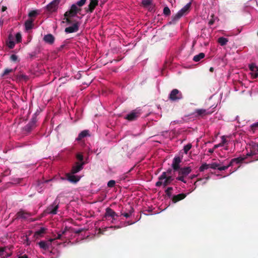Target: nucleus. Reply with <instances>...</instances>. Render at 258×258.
Wrapping results in <instances>:
<instances>
[{"instance_id": "obj_1", "label": "nucleus", "mask_w": 258, "mask_h": 258, "mask_svg": "<svg viewBox=\"0 0 258 258\" xmlns=\"http://www.w3.org/2000/svg\"><path fill=\"white\" fill-rule=\"evenodd\" d=\"M191 3H188L180 11L171 17V20L169 22L170 24H175L183 16L186 15L190 11Z\"/></svg>"}, {"instance_id": "obj_2", "label": "nucleus", "mask_w": 258, "mask_h": 258, "mask_svg": "<svg viewBox=\"0 0 258 258\" xmlns=\"http://www.w3.org/2000/svg\"><path fill=\"white\" fill-rule=\"evenodd\" d=\"M174 178L171 176H167V172H163L158 177V181L156 183V186L158 187L163 185L164 187L169 185Z\"/></svg>"}, {"instance_id": "obj_3", "label": "nucleus", "mask_w": 258, "mask_h": 258, "mask_svg": "<svg viewBox=\"0 0 258 258\" xmlns=\"http://www.w3.org/2000/svg\"><path fill=\"white\" fill-rule=\"evenodd\" d=\"M191 172L190 167H184L180 168L178 170V176L176 177V179L181 181L184 183H186V180L184 178Z\"/></svg>"}, {"instance_id": "obj_4", "label": "nucleus", "mask_w": 258, "mask_h": 258, "mask_svg": "<svg viewBox=\"0 0 258 258\" xmlns=\"http://www.w3.org/2000/svg\"><path fill=\"white\" fill-rule=\"evenodd\" d=\"M182 93L177 89H173L168 96V99L173 102L178 101L183 99Z\"/></svg>"}, {"instance_id": "obj_5", "label": "nucleus", "mask_w": 258, "mask_h": 258, "mask_svg": "<svg viewBox=\"0 0 258 258\" xmlns=\"http://www.w3.org/2000/svg\"><path fill=\"white\" fill-rule=\"evenodd\" d=\"M213 112L209 111L208 109H197L192 114L195 115V117L196 118H203L207 115H210Z\"/></svg>"}, {"instance_id": "obj_6", "label": "nucleus", "mask_w": 258, "mask_h": 258, "mask_svg": "<svg viewBox=\"0 0 258 258\" xmlns=\"http://www.w3.org/2000/svg\"><path fill=\"white\" fill-rule=\"evenodd\" d=\"M58 207V204L55 201L45 209L44 212L46 214L55 215L57 213Z\"/></svg>"}, {"instance_id": "obj_7", "label": "nucleus", "mask_w": 258, "mask_h": 258, "mask_svg": "<svg viewBox=\"0 0 258 258\" xmlns=\"http://www.w3.org/2000/svg\"><path fill=\"white\" fill-rule=\"evenodd\" d=\"M82 10V9L77 7L76 5L73 4L70 10L67 11L64 14V16H71V17H75L77 13H80Z\"/></svg>"}, {"instance_id": "obj_8", "label": "nucleus", "mask_w": 258, "mask_h": 258, "mask_svg": "<svg viewBox=\"0 0 258 258\" xmlns=\"http://www.w3.org/2000/svg\"><path fill=\"white\" fill-rule=\"evenodd\" d=\"M85 162H77L75 163V165L72 167L71 172L72 174H76L80 172L83 169V166L85 165Z\"/></svg>"}, {"instance_id": "obj_9", "label": "nucleus", "mask_w": 258, "mask_h": 258, "mask_svg": "<svg viewBox=\"0 0 258 258\" xmlns=\"http://www.w3.org/2000/svg\"><path fill=\"white\" fill-rule=\"evenodd\" d=\"M60 1V0H53L46 6V9L50 12L55 11L57 9V6Z\"/></svg>"}, {"instance_id": "obj_10", "label": "nucleus", "mask_w": 258, "mask_h": 258, "mask_svg": "<svg viewBox=\"0 0 258 258\" xmlns=\"http://www.w3.org/2000/svg\"><path fill=\"white\" fill-rule=\"evenodd\" d=\"M32 216V214L31 213L21 210L16 214V218L25 220Z\"/></svg>"}, {"instance_id": "obj_11", "label": "nucleus", "mask_w": 258, "mask_h": 258, "mask_svg": "<svg viewBox=\"0 0 258 258\" xmlns=\"http://www.w3.org/2000/svg\"><path fill=\"white\" fill-rule=\"evenodd\" d=\"M79 22H76L72 26L66 28L64 31L67 33L76 32L79 30Z\"/></svg>"}, {"instance_id": "obj_12", "label": "nucleus", "mask_w": 258, "mask_h": 258, "mask_svg": "<svg viewBox=\"0 0 258 258\" xmlns=\"http://www.w3.org/2000/svg\"><path fill=\"white\" fill-rule=\"evenodd\" d=\"M181 162V159L180 157L177 156L174 158L172 164V167L174 171H178L180 168V163Z\"/></svg>"}, {"instance_id": "obj_13", "label": "nucleus", "mask_w": 258, "mask_h": 258, "mask_svg": "<svg viewBox=\"0 0 258 258\" xmlns=\"http://www.w3.org/2000/svg\"><path fill=\"white\" fill-rule=\"evenodd\" d=\"M90 4L88 5V8H85V11L86 13H92L96 7L98 5V0H90Z\"/></svg>"}, {"instance_id": "obj_14", "label": "nucleus", "mask_w": 258, "mask_h": 258, "mask_svg": "<svg viewBox=\"0 0 258 258\" xmlns=\"http://www.w3.org/2000/svg\"><path fill=\"white\" fill-rule=\"evenodd\" d=\"M140 114L139 112L136 110H133L130 113L128 114L124 118L129 121L135 120L139 117Z\"/></svg>"}, {"instance_id": "obj_15", "label": "nucleus", "mask_w": 258, "mask_h": 258, "mask_svg": "<svg viewBox=\"0 0 258 258\" xmlns=\"http://www.w3.org/2000/svg\"><path fill=\"white\" fill-rule=\"evenodd\" d=\"M74 174H72L71 172L68 173L66 174V177L67 180H69L70 182L76 183L80 180V177L78 176H76Z\"/></svg>"}, {"instance_id": "obj_16", "label": "nucleus", "mask_w": 258, "mask_h": 258, "mask_svg": "<svg viewBox=\"0 0 258 258\" xmlns=\"http://www.w3.org/2000/svg\"><path fill=\"white\" fill-rule=\"evenodd\" d=\"M37 121L36 117H33L31 121L26 125L25 129L28 132H30L36 126V123Z\"/></svg>"}, {"instance_id": "obj_17", "label": "nucleus", "mask_w": 258, "mask_h": 258, "mask_svg": "<svg viewBox=\"0 0 258 258\" xmlns=\"http://www.w3.org/2000/svg\"><path fill=\"white\" fill-rule=\"evenodd\" d=\"M249 68L252 72L251 75L253 78H257L258 77V67L255 64L251 63L249 65Z\"/></svg>"}, {"instance_id": "obj_18", "label": "nucleus", "mask_w": 258, "mask_h": 258, "mask_svg": "<svg viewBox=\"0 0 258 258\" xmlns=\"http://www.w3.org/2000/svg\"><path fill=\"white\" fill-rule=\"evenodd\" d=\"M105 217L106 218L112 217H118V215L112 209L108 207L105 210Z\"/></svg>"}, {"instance_id": "obj_19", "label": "nucleus", "mask_w": 258, "mask_h": 258, "mask_svg": "<svg viewBox=\"0 0 258 258\" xmlns=\"http://www.w3.org/2000/svg\"><path fill=\"white\" fill-rule=\"evenodd\" d=\"M186 196L185 194L181 193L177 195H174L172 198V201L174 203H176L183 199H184Z\"/></svg>"}, {"instance_id": "obj_20", "label": "nucleus", "mask_w": 258, "mask_h": 258, "mask_svg": "<svg viewBox=\"0 0 258 258\" xmlns=\"http://www.w3.org/2000/svg\"><path fill=\"white\" fill-rule=\"evenodd\" d=\"M44 41L49 44H52L54 41V37L51 34L45 35L43 37Z\"/></svg>"}, {"instance_id": "obj_21", "label": "nucleus", "mask_w": 258, "mask_h": 258, "mask_svg": "<svg viewBox=\"0 0 258 258\" xmlns=\"http://www.w3.org/2000/svg\"><path fill=\"white\" fill-rule=\"evenodd\" d=\"M88 130H84L81 132L78 135V137L76 139L77 141H80L82 140L85 137L90 136Z\"/></svg>"}, {"instance_id": "obj_22", "label": "nucleus", "mask_w": 258, "mask_h": 258, "mask_svg": "<svg viewBox=\"0 0 258 258\" xmlns=\"http://www.w3.org/2000/svg\"><path fill=\"white\" fill-rule=\"evenodd\" d=\"M34 20L32 18L29 19L25 23V28L26 30H29L33 28Z\"/></svg>"}, {"instance_id": "obj_23", "label": "nucleus", "mask_w": 258, "mask_h": 258, "mask_svg": "<svg viewBox=\"0 0 258 258\" xmlns=\"http://www.w3.org/2000/svg\"><path fill=\"white\" fill-rule=\"evenodd\" d=\"M246 158V157H239L238 158H235L231 159L229 163H231V166H233V163H235L236 164L240 163L242 162L243 161H244Z\"/></svg>"}, {"instance_id": "obj_24", "label": "nucleus", "mask_w": 258, "mask_h": 258, "mask_svg": "<svg viewBox=\"0 0 258 258\" xmlns=\"http://www.w3.org/2000/svg\"><path fill=\"white\" fill-rule=\"evenodd\" d=\"M205 54L203 52H201L199 54L196 55L193 58V60L195 62L199 61L201 59L203 58Z\"/></svg>"}, {"instance_id": "obj_25", "label": "nucleus", "mask_w": 258, "mask_h": 258, "mask_svg": "<svg viewBox=\"0 0 258 258\" xmlns=\"http://www.w3.org/2000/svg\"><path fill=\"white\" fill-rule=\"evenodd\" d=\"M5 248H0V256L2 258H7L11 256V253H8L5 251Z\"/></svg>"}, {"instance_id": "obj_26", "label": "nucleus", "mask_w": 258, "mask_h": 258, "mask_svg": "<svg viewBox=\"0 0 258 258\" xmlns=\"http://www.w3.org/2000/svg\"><path fill=\"white\" fill-rule=\"evenodd\" d=\"M250 149L253 151V154L255 155L258 154V143H252L250 145Z\"/></svg>"}, {"instance_id": "obj_27", "label": "nucleus", "mask_w": 258, "mask_h": 258, "mask_svg": "<svg viewBox=\"0 0 258 258\" xmlns=\"http://www.w3.org/2000/svg\"><path fill=\"white\" fill-rule=\"evenodd\" d=\"M228 39L225 38V37H220L218 39V43L221 45L224 46L226 44V43L228 42Z\"/></svg>"}, {"instance_id": "obj_28", "label": "nucleus", "mask_w": 258, "mask_h": 258, "mask_svg": "<svg viewBox=\"0 0 258 258\" xmlns=\"http://www.w3.org/2000/svg\"><path fill=\"white\" fill-rule=\"evenodd\" d=\"M68 230L67 227H65L64 230H63L61 233H58L57 235L55 236L54 239H61L62 240V235L65 234L66 231Z\"/></svg>"}, {"instance_id": "obj_29", "label": "nucleus", "mask_w": 258, "mask_h": 258, "mask_svg": "<svg viewBox=\"0 0 258 258\" xmlns=\"http://www.w3.org/2000/svg\"><path fill=\"white\" fill-rule=\"evenodd\" d=\"M16 69H9L6 68L5 69L3 73L2 74L1 76L2 77H5L6 75H8L10 73H13L15 71Z\"/></svg>"}, {"instance_id": "obj_30", "label": "nucleus", "mask_w": 258, "mask_h": 258, "mask_svg": "<svg viewBox=\"0 0 258 258\" xmlns=\"http://www.w3.org/2000/svg\"><path fill=\"white\" fill-rule=\"evenodd\" d=\"M46 230V229L45 228L41 227L39 230L35 232L34 236H41L45 232Z\"/></svg>"}, {"instance_id": "obj_31", "label": "nucleus", "mask_w": 258, "mask_h": 258, "mask_svg": "<svg viewBox=\"0 0 258 258\" xmlns=\"http://www.w3.org/2000/svg\"><path fill=\"white\" fill-rule=\"evenodd\" d=\"M41 248L46 250L48 248V244L44 241H41L38 243Z\"/></svg>"}, {"instance_id": "obj_32", "label": "nucleus", "mask_w": 258, "mask_h": 258, "mask_svg": "<svg viewBox=\"0 0 258 258\" xmlns=\"http://www.w3.org/2000/svg\"><path fill=\"white\" fill-rule=\"evenodd\" d=\"M230 166H231V163L229 162L225 165H223V166L220 165L218 167V170L220 171L225 170Z\"/></svg>"}, {"instance_id": "obj_33", "label": "nucleus", "mask_w": 258, "mask_h": 258, "mask_svg": "<svg viewBox=\"0 0 258 258\" xmlns=\"http://www.w3.org/2000/svg\"><path fill=\"white\" fill-rule=\"evenodd\" d=\"M152 3V0H142V4L144 8L151 5Z\"/></svg>"}, {"instance_id": "obj_34", "label": "nucleus", "mask_w": 258, "mask_h": 258, "mask_svg": "<svg viewBox=\"0 0 258 258\" xmlns=\"http://www.w3.org/2000/svg\"><path fill=\"white\" fill-rule=\"evenodd\" d=\"M250 127L251 131L254 133L256 131L258 130V122L250 125Z\"/></svg>"}, {"instance_id": "obj_35", "label": "nucleus", "mask_w": 258, "mask_h": 258, "mask_svg": "<svg viewBox=\"0 0 258 258\" xmlns=\"http://www.w3.org/2000/svg\"><path fill=\"white\" fill-rule=\"evenodd\" d=\"M163 14L165 16H169L171 14V11L169 9V8L166 6L163 9Z\"/></svg>"}, {"instance_id": "obj_36", "label": "nucleus", "mask_w": 258, "mask_h": 258, "mask_svg": "<svg viewBox=\"0 0 258 258\" xmlns=\"http://www.w3.org/2000/svg\"><path fill=\"white\" fill-rule=\"evenodd\" d=\"M87 0H80L78 1L75 5H77V7L81 8L82 6H83L86 3Z\"/></svg>"}, {"instance_id": "obj_37", "label": "nucleus", "mask_w": 258, "mask_h": 258, "mask_svg": "<svg viewBox=\"0 0 258 258\" xmlns=\"http://www.w3.org/2000/svg\"><path fill=\"white\" fill-rule=\"evenodd\" d=\"M173 190V187H168L166 190H165V193L167 195V196L168 198H170L172 196V192L171 191Z\"/></svg>"}, {"instance_id": "obj_38", "label": "nucleus", "mask_w": 258, "mask_h": 258, "mask_svg": "<svg viewBox=\"0 0 258 258\" xmlns=\"http://www.w3.org/2000/svg\"><path fill=\"white\" fill-rule=\"evenodd\" d=\"M209 168V165L207 163L203 164L199 168L200 172H203L205 170Z\"/></svg>"}, {"instance_id": "obj_39", "label": "nucleus", "mask_w": 258, "mask_h": 258, "mask_svg": "<svg viewBox=\"0 0 258 258\" xmlns=\"http://www.w3.org/2000/svg\"><path fill=\"white\" fill-rule=\"evenodd\" d=\"M209 165V168H211L213 169H218V167L220 165V164L218 163H212Z\"/></svg>"}, {"instance_id": "obj_40", "label": "nucleus", "mask_w": 258, "mask_h": 258, "mask_svg": "<svg viewBox=\"0 0 258 258\" xmlns=\"http://www.w3.org/2000/svg\"><path fill=\"white\" fill-rule=\"evenodd\" d=\"M191 145L190 144H188L184 147L183 150L185 154H187L188 151L191 149Z\"/></svg>"}, {"instance_id": "obj_41", "label": "nucleus", "mask_w": 258, "mask_h": 258, "mask_svg": "<svg viewBox=\"0 0 258 258\" xmlns=\"http://www.w3.org/2000/svg\"><path fill=\"white\" fill-rule=\"evenodd\" d=\"M155 5L152 3L151 5L147 6L146 8L148 9V10L150 12H154L155 11Z\"/></svg>"}, {"instance_id": "obj_42", "label": "nucleus", "mask_w": 258, "mask_h": 258, "mask_svg": "<svg viewBox=\"0 0 258 258\" xmlns=\"http://www.w3.org/2000/svg\"><path fill=\"white\" fill-rule=\"evenodd\" d=\"M76 158L81 162H84L83 161L84 157H83V154L82 153H78L76 155Z\"/></svg>"}, {"instance_id": "obj_43", "label": "nucleus", "mask_w": 258, "mask_h": 258, "mask_svg": "<svg viewBox=\"0 0 258 258\" xmlns=\"http://www.w3.org/2000/svg\"><path fill=\"white\" fill-rule=\"evenodd\" d=\"M37 11L36 10L31 11L28 14V16L30 18L35 17L37 15Z\"/></svg>"}, {"instance_id": "obj_44", "label": "nucleus", "mask_w": 258, "mask_h": 258, "mask_svg": "<svg viewBox=\"0 0 258 258\" xmlns=\"http://www.w3.org/2000/svg\"><path fill=\"white\" fill-rule=\"evenodd\" d=\"M115 180H109L108 183H107V186L109 187H113L114 185H115Z\"/></svg>"}, {"instance_id": "obj_45", "label": "nucleus", "mask_w": 258, "mask_h": 258, "mask_svg": "<svg viewBox=\"0 0 258 258\" xmlns=\"http://www.w3.org/2000/svg\"><path fill=\"white\" fill-rule=\"evenodd\" d=\"M7 45H8V46L10 48L12 49V48H13L14 47L15 43V42L13 41L10 40L8 42Z\"/></svg>"}, {"instance_id": "obj_46", "label": "nucleus", "mask_w": 258, "mask_h": 258, "mask_svg": "<svg viewBox=\"0 0 258 258\" xmlns=\"http://www.w3.org/2000/svg\"><path fill=\"white\" fill-rule=\"evenodd\" d=\"M21 39H22V36H21V33H17L16 34V39L17 42L18 43V42H20L21 41Z\"/></svg>"}, {"instance_id": "obj_47", "label": "nucleus", "mask_w": 258, "mask_h": 258, "mask_svg": "<svg viewBox=\"0 0 258 258\" xmlns=\"http://www.w3.org/2000/svg\"><path fill=\"white\" fill-rule=\"evenodd\" d=\"M211 18L210 19V20L209 21V25H213L215 21V16H214V15L213 14L211 16Z\"/></svg>"}, {"instance_id": "obj_48", "label": "nucleus", "mask_w": 258, "mask_h": 258, "mask_svg": "<svg viewBox=\"0 0 258 258\" xmlns=\"http://www.w3.org/2000/svg\"><path fill=\"white\" fill-rule=\"evenodd\" d=\"M18 59V57L16 54H12L10 56V59L13 61H16Z\"/></svg>"}, {"instance_id": "obj_49", "label": "nucleus", "mask_w": 258, "mask_h": 258, "mask_svg": "<svg viewBox=\"0 0 258 258\" xmlns=\"http://www.w3.org/2000/svg\"><path fill=\"white\" fill-rule=\"evenodd\" d=\"M229 162V161H228V159H226L225 160H224L223 161H219V163H218L220 164L221 166H223V165H226Z\"/></svg>"}, {"instance_id": "obj_50", "label": "nucleus", "mask_w": 258, "mask_h": 258, "mask_svg": "<svg viewBox=\"0 0 258 258\" xmlns=\"http://www.w3.org/2000/svg\"><path fill=\"white\" fill-rule=\"evenodd\" d=\"M65 17L66 21L68 24L72 23V21L70 19V18L71 17V16H67V17Z\"/></svg>"}, {"instance_id": "obj_51", "label": "nucleus", "mask_w": 258, "mask_h": 258, "mask_svg": "<svg viewBox=\"0 0 258 258\" xmlns=\"http://www.w3.org/2000/svg\"><path fill=\"white\" fill-rule=\"evenodd\" d=\"M19 78L20 79H23V80H27L28 79V77L27 76L25 75H23V74L20 75L19 76Z\"/></svg>"}, {"instance_id": "obj_52", "label": "nucleus", "mask_w": 258, "mask_h": 258, "mask_svg": "<svg viewBox=\"0 0 258 258\" xmlns=\"http://www.w3.org/2000/svg\"><path fill=\"white\" fill-rule=\"evenodd\" d=\"M222 142H221V144H222V145L223 146L225 144H226L227 142L226 139V137L223 136L222 137Z\"/></svg>"}, {"instance_id": "obj_53", "label": "nucleus", "mask_w": 258, "mask_h": 258, "mask_svg": "<svg viewBox=\"0 0 258 258\" xmlns=\"http://www.w3.org/2000/svg\"><path fill=\"white\" fill-rule=\"evenodd\" d=\"M254 155H255V154H253L252 150L250 148V152L246 154V156L247 157H250V156H254Z\"/></svg>"}, {"instance_id": "obj_54", "label": "nucleus", "mask_w": 258, "mask_h": 258, "mask_svg": "<svg viewBox=\"0 0 258 258\" xmlns=\"http://www.w3.org/2000/svg\"><path fill=\"white\" fill-rule=\"evenodd\" d=\"M84 230V229H79L76 231H75L74 232L76 234H80L82 232H83V231Z\"/></svg>"}, {"instance_id": "obj_55", "label": "nucleus", "mask_w": 258, "mask_h": 258, "mask_svg": "<svg viewBox=\"0 0 258 258\" xmlns=\"http://www.w3.org/2000/svg\"><path fill=\"white\" fill-rule=\"evenodd\" d=\"M222 146H223L222 144H221L220 143H219L218 144L214 145V148L216 149L218 148V147H222Z\"/></svg>"}, {"instance_id": "obj_56", "label": "nucleus", "mask_w": 258, "mask_h": 258, "mask_svg": "<svg viewBox=\"0 0 258 258\" xmlns=\"http://www.w3.org/2000/svg\"><path fill=\"white\" fill-rule=\"evenodd\" d=\"M134 212V209L133 207H130V210L128 211V213L130 214V215L132 214V213Z\"/></svg>"}, {"instance_id": "obj_57", "label": "nucleus", "mask_w": 258, "mask_h": 258, "mask_svg": "<svg viewBox=\"0 0 258 258\" xmlns=\"http://www.w3.org/2000/svg\"><path fill=\"white\" fill-rule=\"evenodd\" d=\"M122 215H123L126 218H127L131 216L130 214L128 213L122 214Z\"/></svg>"}, {"instance_id": "obj_58", "label": "nucleus", "mask_w": 258, "mask_h": 258, "mask_svg": "<svg viewBox=\"0 0 258 258\" xmlns=\"http://www.w3.org/2000/svg\"><path fill=\"white\" fill-rule=\"evenodd\" d=\"M18 258H28V256L26 254H24L23 255L19 256Z\"/></svg>"}, {"instance_id": "obj_59", "label": "nucleus", "mask_w": 258, "mask_h": 258, "mask_svg": "<svg viewBox=\"0 0 258 258\" xmlns=\"http://www.w3.org/2000/svg\"><path fill=\"white\" fill-rule=\"evenodd\" d=\"M30 56L31 58H33V57H34L36 55V53L35 52H32V53L30 54Z\"/></svg>"}, {"instance_id": "obj_60", "label": "nucleus", "mask_w": 258, "mask_h": 258, "mask_svg": "<svg viewBox=\"0 0 258 258\" xmlns=\"http://www.w3.org/2000/svg\"><path fill=\"white\" fill-rule=\"evenodd\" d=\"M215 149L213 148V149H209L208 150V152L210 153H213L214 152V151Z\"/></svg>"}, {"instance_id": "obj_61", "label": "nucleus", "mask_w": 258, "mask_h": 258, "mask_svg": "<svg viewBox=\"0 0 258 258\" xmlns=\"http://www.w3.org/2000/svg\"><path fill=\"white\" fill-rule=\"evenodd\" d=\"M203 180L202 178H199V179H198L194 183V185L196 186L197 185V183L199 182V181H202Z\"/></svg>"}, {"instance_id": "obj_62", "label": "nucleus", "mask_w": 258, "mask_h": 258, "mask_svg": "<svg viewBox=\"0 0 258 258\" xmlns=\"http://www.w3.org/2000/svg\"><path fill=\"white\" fill-rule=\"evenodd\" d=\"M171 172H172V169H168L166 172H167V174L168 173V174H170L171 173Z\"/></svg>"}, {"instance_id": "obj_63", "label": "nucleus", "mask_w": 258, "mask_h": 258, "mask_svg": "<svg viewBox=\"0 0 258 258\" xmlns=\"http://www.w3.org/2000/svg\"><path fill=\"white\" fill-rule=\"evenodd\" d=\"M64 45H61L58 48V50L60 51L62 49V48L64 47Z\"/></svg>"}, {"instance_id": "obj_64", "label": "nucleus", "mask_w": 258, "mask_h": 258, "mask_svg": "<svg viewBox=\"0 0 258 258\" xmlns=\"http://www.w3.org/2000/svg\"><path fill=\"white\" fill-rule=\"evenodd\" d=\"M6 9H7V7L3 6V8H2V11L4 12V11H5L6 10Z\"/></svg>"}]
</instances>
